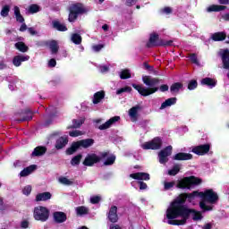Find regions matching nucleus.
Masks as SVG:
<instances>
[{
    "instance_id": "20e7f679",
    "label": "nucleus",
    "mask_w": 229,
    "mask_h": 229,
    "mask_svg": "<svg viewBox=\"0 0 229 229\" xmlns=\"http://www.w3.org/2000/svg\"><path fill=\"white\" fill-rule=\"evenodd\" d=\"M188 214L181 215V220H168V225H173L174 226H182L187 223V220L190 219L191 216H192L193 221H199L203 219V216L201 212L196 211V209L188 208Z\"/></svg>"
},
{
    "instance_id": "412c9836",
    "label": "nucleus",
    "mask_w": 229,
    "mask_h": 229,
    "mask_svg": "<svg viewBox=\"0 0 229 229\" xmlns=\"http://www.w3.org/2000/svg\"><path fill=\"white\" fill-rule=\"evenodd\" d=\"M223 69L229 71V50L225 49L221 54Z\"/></svg>"
},
{
    "instance_id": "2eb2a0df",
    "label": "nucleus",
    "mask_w": 229,
    "mask_h": 229,
    "mask_svg": "<svg viewBox=\"0 0 229 229\" xmlns=\"http://www.w3.org/2000/svg\"><path fill=\"white\" fill-rule=\"evenodd\" d=\"M107 218L110 223H117L119 221V216L117 215V206H112L107 214Z\"/></svg>"
},
{
    "instance_id": "680f3d73",
    "label": "nucleus",
    "mask_w": 229,
    "mask_h": 229,
    "mask_svg": "<svg viewBox=\"0 0 229 229\" xmlns=\"http://www.w3.org/2000/svg\"><path fill=\"white\" fill-rule=\"evenodd\" d=\"M103 47H105V45L98 44V45L93 46V49L97 53L99 52Z\"/></svg>"
},
{
    "instance_id": "cd10ccee",
    "label": "nucleus",
    "mask_w": 229,
    "mask_h": 229,
    "mask_svg": "<svg viewBox=\"0 0 229 229\" xmlns=\"http://www.w3.org/2000/svg\"><path fill=\"white\" fill-rule=\"evenodd\" d=\"M47 151V148L43 146L36 147L31 153V157H42L43 155H46Z\"/></svg>"
},
{
    "instance_id": "a211bd4d",
    "label": "nucleus",
    "mask_w": 229,
    "mask_h": 229,
    "mask_svg": "<svg viewBox=\"0 0 229 229\" xmlns=\"http://www.w3.org/2000/svg\"><path fill=\"white\" fill-rule=\"evenodd\" d=\"M121 120V116H114L112 118H110L108 121H106L105 123H103L102 125H100L98 127V130H108V128H110V126H112V124H115V123H117V121Z\"/></svg>"
},
{
    "instance_id": "0eeeda50",
    "label": "nucleus",
    "mask_w": 229,
    "mask_h": 229,
    "mask_svg": "<svg viewBox=\"0 0 229 229\" xmlns=\"http://www.w3.org/2000/svg\"><path fill=\"white\" fill-rule=\"evenodd\" d=\"M173 46V40L165 41L160 38V36L157 33H151L148 38V41L146 45L147 47H166Z\"/></svg>"
},
{
    "instance_id": "f8f14e48",
    "label": "nucleus",
    "mask_w": 229,
    "mask_h": 229,
    "mask_svg": "<svg viewBox=\"0 0 229 229\" xmlns=\"http://www.w3.org/2000/svg\"><path fill=\"white\" fill-rule=\"evenodd\" d=\"M191 151L195 155H199V157H203L204 155H207V153L210 151V144L206 143L203 145L196 146L191 149Z\"/></svg>"
},
{
    "instance_id": "3c124183",
    "label": "nucleus",
    "mask_w": 229,
    "mask_h": 229,
    "mask_svg": "<svg viewBox=\"0 0 229 229\" xmlns=\"http://www.w3.org/2000/svg\"><path fill=\"white\" fill-rule=\"evenodd\" d=\"M124 92H127V93L130 94V92H131V87H130V86H125V87L121 88V89H119L116 90L117 96H119V95H121V94H123V93H124Z\"/></svg>"
},
{
    "instance_id": "a878e982",
    "label": "nucleus",
    "mask_w": 229,
    "mask_h": 229,
    "mask_svg": "<svg viewBox=\"0 0 229 229\" xmlns=\"http://www.w3.org/2000/svg\"><path fill=\"white\" fill-rule=\"evenodd\" d=\"M211 38L214 40V42H223V40H226V32H215L212 34Z\"/></svg>"
},
{
    "instance_id": "1a4fd4ad",
    "label": "nucleus",
    "mask_w": 229,
    "mask_h": 229,
    "mask_svg": "<svg viewBox=\"0 0 229 229\" xmlns=\"http://www.w3.org/2000/svg\"><path fill=\"white\" fill-rule=\"evenodd\" d=\"M199 198L202 201L210 203L211 205H216V201H219V195L213 189L206 190L205 191L199 192Z\"/></svg>"
},
{
    "instance_id": "423d86ee",
    "label": "nucleus",
    "mask_w": 229,
    "mask_h": 229,
    "mask_svg": "<svg viewBox=\"0 0 229 229\" xmlns=\"http://www.w3.org/2000/svg\"><path fill=\"white\" fill-rule=\"evenodd\" d=\"M100 156H98L96 153L88 154L82 162L83 165L86 167H93L95 164H99L101 160L110 157V151L100 152Z\"/></svg>"
},
{
    "instance_id": "052dcab7",
    "label": "nucleus",
    "mask_w": 229,
    "mask_h": 229,
    "mask_svg": "<svg viewBox=\"0 0 229 229\" xmlns=\"http://www.w3.org/2000/svg\"><path fill=\"white\" fill-rule=\"evenodd\" d=\"M70 137H80L81 135V131H72L69 132Z\"/></svg>"
},
{
    "instance_id": "e2e57ef3",
    "label": "nucleus",
    "mask_w": 229,
    "mask_h": 229,
    "mask_svg": "<svg viewBox=\"0 0 229 229\" xmlns=\"http://www.w3.org/2000/svg\"><path fill=\"white\" fill-rule=\"evenodd\" d=\"M48 67H56V59L52 58L48 61Z\"/></svg>"
},
{
    "instance_id": "7ed1b4c3",
    "label": "nucleus",
    "mask_w": 229,
    "mask_h": 229,
    "mask_svg": "<svg viewBox=\"0 0 229 229\" xmlns=\"http://www.w3.org/2000/svg\"><path fill=\"white\" fill-rule=\"evenodd\" d=\"M68 21L69 22H76L78 21L79 15H83L89 12V9L85 7V5L80 2L75 4H72L68 7Z\"/></svg>"
},
{
    "instance_id": "2f4dec72",
    "label": "nucleus",
    "mask_w": 229,
    "mask_h": 229,
    "mask_svg": "<svg viewBox=\"0 0 229 229\" xmlns=\"http://www.w3.org/2000/svg\"><path fill=\"white\" fill-rule=\"evenodd\" d=\"M201 85H207V87H210L211 89H214V87L217 85V81H216V80L210 77H206L201 80Z\"/></svg>"
},
{
    "instance_id": "603ef678",
    "label": "nucleus",
    "mask_w": 229,
    "mask_h": 229,
    "mask_svg": "<svg viewBox=\"0 0 229 229\" xmlns=\"http://www.w3.org/2000/svg\"><path fill=\"white\" fill-rule=\"evenodd\" d=\"M198 89V81L196 80H191L188 83V89L189 90H194Z\"/></svg>"
},
{
    "instance_id": "dca6fc26",
    "label": "nucleus",
    "mask_w": 229,
    "mask_h": 229,
    "mask_svg": "<svg viewBox=\"0 0 229 229\" xmlns=\"http://www.w3.org/2000/svg\"><path fill=\"white\" fill-rule=\"evenodd\" d=\"M53 217H54L55 223H57L58 225L62 223H65L67 221V214L62 211L54 212Z\"/></svg>"
},
{
    "instance_id": "a18cd8bd",
    "label": "nucleus",
    "mask_w": 229,
    "mask_h": 229,
    "mask_svg": "<svg viewBox=\"0 0 229 229\" xmlns=\"http://www.w3.org/2000/svg\"><path fill=\"white\" fill-rule=\"evenodd\" d=\"M180 173V165H174L171 170L168 171L169 176H176Z\"/></svg>"
},
{
    "instance_id": "4c0bfd02",
    "label": "nucleus",
    "mask_w": 229,
    "mask_h": 229,
    "mask_svg": "<svg viewBox=\"0 0 229 229\" xmlns=\"http://www.w3.org/2000/svg\"><path fill=\"white\" fill-rule=\"evenodd\" d=\"M14 15L16 17L17 22H24V17L22 16V14H21V9L19 8V6H14Z\"/></svg>"
},
{
    "instance_id": "6e6d98bb",
    "label": "nucleus",
    "mask_w": 229,
    "mask_h": 229,
    "mask_svg": "<svg viewBox=\"0 0 229 229\" xmlns=\"http://www.w3.org/2000/svg\"><path fill=\"white\" fill-rule=\"evenodd\" d=\"M21 228L22 229H27V228H30V220L28 219H24L21 222V225H20Z\"/></svg>"
},
{
    "instance_id": "f704fd0d",
    "label": "nucleus",
    "mask_w": 229,
    "mask_h": 229,
    "mask_svg": "<svg viewBox=\"0 0 229 229\" xmlns=\"http://www.w3.org/2000/svg\"><path fill=\"white\" fill-rule=\"evenodd\" d=\"M14 46L18 51H21V53H28V50L30 49V47H28V46H26V44L22 41L15 43Z\"/></svg>"
},
{
    "instance_id": "c9c22d12",
    "label": "nucleus",
    "mask_w": 229,
    "mask_h": 229,
    "mask_svg": "<svg viewBox=\"0 0 229 229\" xmlns=\"http://www.w3.org/2000/svg\"><path fill=\"white\" fill-rule=\"evenodd\" d=\"M53 28H55V30H57V31H67V26L60 23V21H53Z\"/></svg>"
},
{
    "instance_id": "09e8293b",
    "label": "nucleus",
    "mask_w": 229,
    "mask_h": 229,
    "mask_svg": "<svg viewBox=\"0 0 229 229\" xmlns=\"http://www.w3.org/2000/svg\"><path fill=\"white\" fill-rule=\"evenodd\" d=\"M9 13H10V5L8 4L4 5L1 10L0 15L2 17H8Z\"/></svg>"
},
{
    "instance_id": "f3484780",
    "label": "nucleus",
    "mask_w": 229,
    "mask_h": 229,
    "mask_svg": "<svg viewBox=\"0 0 229 229\" xmlns=\"http://www.w3.org/2000/svg\"><path fill=\"white\" fill-rule=\"evenodd\" d=\"M67 144H69V137L61 136L56 140L55 148V149H64V148H65Z\"/></svg>"
},
{
    "instance_id": "9d476101",
    "label": "nucleus",
    "mask_w": 229,
    "mask_h": 229,
    "mask_svg": "<svg viewBox=\"0 0 229 229\" xmlns=\"http://www.w3.org/2000/svg\"><path fill=\"white\" fill-rule=\"evenodd\" d=\"M164 141L160 137H155L150 141H147L141 145L142 149H152L153 151H157L158 149H162V146Z\"/></svg>"
},
{
    "instance_id": "37998d69",
    "label": "nucleus",
    "mask_w": 229,
    "mask_h": 229,
    "mask_svg": "<svg viewBox=\"0 0 229 229\" xmlns=\"http://www.w3.org/2000/svg\"><path fill=\"white\" fill-rule=\"evenodd\" d=\"M81 35L78 34V33H73L72 35V42H73V44H75L76 46H80V44H81Z\"/></svg>"
},
{
    "instance_id": "e433bc0d",
    "label": "nucleus",
    "mask_w": 229,
    "mask_h": 229,
    "mask_svg": "<svg viewBox=\"0 0 229 229\" xmlns=\"http://www.w3.org/2000/svg\"><path fill=\"white\" fill-rule=\"evenodd\" d=\"M106 159L104 161V165H114L115 164L116 157L114 154H111L109 157H106Z\"/></svg>"
},
{
    "instance_id": "774afa93",
    "label": "nucleus",
    "mask_w": 229,
    "mask_h": 229,
    "mask_svg": "<svg viewBox=\"0 0 229 229\" xmlns=\"http://www.w3.org/2000/svg\"><path fill=\"white\" fill-rule=\"evenodd\" d=\"M163 13L169 15V13H173V9L171 7H165L163 9Z\"/></svg>"
},
{
    "instance_id": "79ce46f5",
    "label": "nucleus",
    "mask_w": 229,
    "mask_h": 229,
    "mask_svg": "<svg viewBox=\"0 0 229 229\" xmlns=\"http://www.w3.org/2000/svg\"><path fill=\"white\" fill-rule=\"evenodd\" d=\"M82 158L83 155L81 154H78L77 156L73 157L71 160V165H80Z\"/></svg>"
},
{
    "instance_id": "c03bdc74",
    "label": "nucleus",
    "mask_w": 229,
    "mask_h": 229,
    "mask_svg": "<svg viewBox=\"0 0 229 229\" xmlns=\"http://www.w3.org/2000/svg\"><path fill=\"white\" fill-rule=\"evenodd\" d=\"M120 78L121 80H129V78H131V73L130 72V70H122V72H120Z\"/></svg>"
},
{
    "instance_id": "9b49d317",
    "label": "nucleus",
    "mask_w": 229,
    "mask_h": 229,
    "mask_svg": "<svg viewBox=\"0 0 229 229\" xmlns=\"http://www.w3.org/2000/svg\"><path fill=\"white\" fill-rule=\"evenodd\" d=\"M171 155H173V146L169 145L160 150L158 154L159 162L161 164H167V162H169V158L167 157H171Z\"/></svg>"
},
{
    "instance_id": "5701e85b",
    "label": "nucleus",
    "mask_w": 229,
    "mask_h": 229,
    "mask_svg": "<svg viewBox=\"0 0 229 229\" xmlns=\"http://www.w3.org/2000/svg\"><path fill=\"white\" fill-rule=\"evenodd\" d=\"M51 198H53V195L51 194V192L45 191V192H42V193H38L36 195L35 201H37V202H38V201H48V199H51Z\"/></svg>"
},
{
    "instance_id": "7c9ffc66",
    "label": "nucleus",
    "mask_w": 229,
    "mask_h": 229,
    "mask_svg": "<svg viewBox=\"0 0 229 229\" xmlns=\"http://www.w3.org/2000/svg\"><path fill=\"white\" fill-rule=\"evenodd\" d=\"M176 101H178V98H167L161 104L160 110H164V108H167V106H173V105H176Z\"/></svg>"
},
{
    "instance_id": "6ab92c4d",
    "label": "nucleus",
    "mask_w": 229,
    "mask_h": 229,
    "mask_svg": "<svg viewBox=\"0 0 229 229\" xmlns=\"http://www.w3.org/2000/svg\"><path fill=\"white\" fill-rule=\"evenodd\" d=\"M139 110H142V107L139 105L132 106L129 110V115L132 121V123H135L137 119H139Z\"/></svg>"
},
{
    "instance_id": "69168bd1",
    "label": "nucleus",
    "mask_w": 229,
    "mask_h": 229,
    "mask_svg": "<svg viewBox=\"0 0 229 229\" xmlns=\"http://www.w3.org/2000/svg\"><path fill=\"white\" fill-rule=\"evenodd\" d=\"M49 41H39L37 43L38 47H47V44Z\"/></svg>"
},
{
    "instance_id": "bb28decb",
    "label": "nucleus",
    "mask_w": 229,
    "mask_h": 229,
    "mask_svg": "<svg viewBox=\"0 0 229 229\" xmlns=\"http://www.w3.org/2000/svg\"><path fill=\"white\" fill-rule=\"evenodd\" d=\"M79 144V148H84V149H87V148H90L95 142L94 139H85V140H81L77 141Z\"/></svg>"
},
{
    "instance_id": "72a5a7b5",
    "label": "nucleus",
    "mask_w": 229,
    "mask_h": 229,
    "mask_svg": "<svg viewBox=\"0 0 229 229\" xmlns=\"http://www.w3.org/2000/svg\"><path fill=\"white\" fill-rule=\"evenodd\" d=\"M78 149H80V144L78 141H73L71 147L66 149V155H74Z\"/></svg>"
},
{
    "instance_id": "f257e3e1",
    "label": "nucleus",
    "mask_w": 229,
    "mask_h": 229,
    "mask_svg": "<svg viewBox=\"0 0 229 229\" xmlns=\"http://www.w3.org/2000/svg\"><path fill=\"white\" fill-rule=\"evenodd\" d=\"M142 81L144 85L148 88H144L142 85L135 83H132L131 87H133L140 96H143V98H148V96H151L152 94H155V92H158V90H160V92H167V90H169V86L167 84H163L159 88L157 87V85L160 83V79L158 78L144 75L142 76Z\"/></svg>"
},
{
    "instance_id": "4468645a",
    "label": "nucleus",
    "mask_w": 229,
    "mask_h": 229,
    "mask_svg": "<svg viewBox=\"0 0 229 229\" xmlns=\"http://www.w3.org/2000/svg\"><path fill=\"white\" fill-rule=\"evenodd\" d=\"M130 178H132V180H138L139 182H149V180H151L149 174L145 172L131 174Z\"/></svg>"
},
{
    "instance_id": "5fc2aeb1",
    "label": "nucleus",
    "mask_w": 229,
    "mask_h": 229,
    "mask_svg": "<svg viewBox=\"0 0 229 229\" xmlns=\"http://www.w3.org/2000/svg\"><path fill=\"white\" fill-rule=\"evenodd\" d=\"M176 185L174 181L165 182V191H169V189H173Z\"/></svg>"
},
{
    "instance_id": "338daca9",
    "label": "nucleus",
    "mask_w": 229,
    "mask_h": 229,
    "mask_svg": "<svg viewBox=\"0 0 229 229\" xmlns=\"http://www.w3.org/2000/svg\"><path fill=\"white\" fill-rule=\"evenodd\" d=\"M28 30V32L30 34V35H32V36H35V35H37V30H35V29L33 28V27H30V28H28L27 29Z\"/></svg>"
},
{
    "instance_id": "393cba45",
    "label": "nucleus",
    "mask_w": 229,
    "mask_h": 229,
    "mask_svg": "<svg viewBox=\"0 0 229 229\" xmlns=\"http://www.w3.org/2000/svg\"><path fill=\"white\" fill-rule=\"evenodd\" d=\"M37 169L36 165H30V166L25 167L23 170L21 171L20 176L21 178H26V176H30L33 171Z\"/></svg>"
},
{
    "instance_id": "c756f323",
    "label": "nucleus",
    "mask_w": 229,
    "mask_h": 229,
    "mask_svg": "<svg viewBox=\"0 0 229 229\" xmlns=\"http://www.w3.org/2000/svg\"><path fill=\"white\" fill-rule=\"evenodd\" d=\"M51 50L52 55H56L58 53V49L60 47L58 46V42L56 40H48L47 47Z\"/></svg>"
},
{
    "instance_id": "0e129e2a",
    "label": "nucleus",
    "mask_w": 229,
    "mask_h": 229,
    "mask_svg": "<svg viewBox=\"0 0 229 229\" xmlns=\"http://www.w3.org/2000/svg\"><path fill=\"white\" fill-rule=\"evenodd\" d=\"M139 0H126V6H133V4H137Z\"/></svg>"
},
{
    "instance_id": "aec40b11",
    "label": "nucleus",
    "mask_w": 229,
    "mask_h": 229,
    "mask_svg": "<svg viewBox=\"0 0 229 229\" xmlns=\"http://www.w3.org/2000/svg\"><path fill=\"white\" fill-rule=\"evenodd\" d=\"M30 55H15L13 58V64L14 67H21L22 62H28Z\"/></svg>"
},
{
    "instance_id": "b1692460",
    "label": "nucleus",
    "mask_w": 229,
    "mask_h": 229,
    "mask_svg": "<svg viewBox=\"0 0 229 229\" xmlns=\"http://www.w3.org/2000/svg\"><path fill=\"white\" fill-rule=\"evenodd\" d=\"M105 96H106L105 90H100L96 92L93 95V100H92L93 105H99V103H101V101L105 99Z\"/></svg>"
},
{
    "instance_id": "6e6552de",
    "label": "nucleus",
    "mask_w": 229,
    "mask_h": 229,
    "mask_svg": "<svg viewBox=\"0 0 229 229\" xmlns=\"http://www.w3.org/2000/svg\"><path fill=\"white\" fill-rule=\"evenodd\" d=\"M33 217L36 221H41L46 223L49 219V209L43 206H38L34 208Z\"/></svg>"
},
{
    "instance_id": "473e14b6",
    "label": "nucleus",
    "mask_w": 229,
    "mask_h": 229,
    "mask_svg": "<svg viewBox=\"0 0 229 229\" xmlns=\"http://www.w3.org/2000/svg\"><path fill=\"white\" fill-rule=\"evenodd\" d=\"M182 89H183V83H182V82H174L170 87V92L172 94H178L180 92V90H182Z\"/></svg>"
},
{
    "instance_id": "58836bf2",
    "label": "nucleus",
    "mask_w": 229,
    "mask_h": 229,
    "mask_svg": "<svg viewBox=\"0 0 229 229\" xmlns=\"http://www.w3.org/2000/svg\"><path fill=\"white\" fill-rule=\"evenodd\" d=\"M199 198V191H193L191 193H185L186 200L189 203H192L194 201V198Z\"/></svg>"
},
{
    "instance_id": "bf43d9fd",
    "label": "nucleus",
    "mask_w": 229,
    "mask_h": 229,
    "mask_svg": "<svg viewBox=\"0 0 229 229\" xmlns=\"http://www.w3.org/2000/svg\"><path fill=\"white\" fill-rule=\"evenodd\" d=\"M138 184L140 185V191H146L148 189V184L144 181H138Z\"/></svg>"
},
{
    "instance_id": "c85d7f7f",
    "label": "nucleus",
    "mask_w": 229,
    "mask_h": 229,
    "mask_svg": "<svg viewBox=\"0 0 229 229\" xmlns=\"http://www.w3.org/2000/svg\"><path fill=\"white\" fill-rule=\"evenodd\" d=\"M85 123V118L82 119H73L72 125H69L67 130H76L81 128V125Z\"/></svg>"
},
{
    "instance_id": "a19ab883",
    "label": "nucleus",
    "mask_w": 229,
    "mask_h": 229,
    "mask_svg": "<svg viewBox=\"0 0 229 229\" xmlns=\"http://www.w3.org/2000/svg\"><path fill=\"white\" fill-rule=\"evenodd\" d=\"M222 10H226V6L212 4L208 8V12H222Z\"/></svg>"
},
{
    "instance_id": "8fccbe9b",
    "label": "nucleus",
    "mask_w": 229,
    "mask_h": 229,
    "mask_svg": "<svg viewBox=\"0 0 229 229\" xmlns=\"http://www.w3.org/2000/svg\"><path fill=\"white\" fill-rule=\"evenodd\" d=\"M59 182L63 184V185H73L74 182L67 179V177H59Z\"/></svg>"
},
{
    "instance_id": "864d4df0",
    "label": "nucleus",
    "mask_w": 229,
    "mask_h": 229,
    "mask_svg": "<svg viewBox=\"0 0 229 229\" xmlns=\"http://www.w3.org/2000/svg\"><path fill=\"white\" fill-rule=\"evenodd\" d=\"M191 64H195V65H199V61L198 60V55L192 53V54H190V56H189Z\"/></svg>"
},
{
    "instance_id": "de8ad7c7",
    "label": "nucleus",
    "mask_w": 229,
    "mask_h": 229,
    "mask_svg": "<svg viewBox=\"0 0 229 229\" xmlns=\"http://www.w3.org/2000/svg\"><path fill=\"white\" fill-rule=\"evenodd\" d=\"M38 12H40L38 4H33L29 6V13H38Z\"/></svg>"
},
{
    "instance_id": "ddd939ff",
    "label": "nucleus",
    "mask_w": 229,
    "mask_h": 229,
    "mask_svg": "<svg viewBox=\"0 0 229 229\" xmlns=\"http://www.w3.org/2000/svg\"><path fill=\"white\" fill-rule=\"evenodd\" d=\"M20 115L21 118L15 119L18 124H21V123H25L26 121H31V119H33V112L30 108L21 111Z\"/></svg>"
},
{
    "instance_id": "4be33fe9",
    "label": "nucleus",
    "mask_w": 229,
    "mask_h": 229,
    "mask_svg": "<svg viewBox=\"0 0 229 229\" xmlns=\"http://www.w3.org/2000/svg\"><path fill=\"white\" fill-rule=\"evenodd\" d=\"M173 160H192V154L179 152L173 157Z\"/></svg>"
},
{
    "instance_id": "39448f33",
    "label": "nucleus",
    "mask_w": 229,
    "mask_h": 229,
    "mask_svg": "<svg viewBox=\"0 0 229 229\" xmlns=\"http://www.w3.org/2000/svg\"><path fill=\"white\" fill-rule=\"evenodd\" d=\"M201 183H203V179L191 175L179 180L176 187L177 189H192V187L201 185Z\"/></svg>"
},
{
    "instance_id": "49530a36",
    "label": "nucleus",
    "mask_w": 229,
    "mask_h": 229,
    "mask_svg": "<svg viewBox=\"0 0 229 229\" xmlns=\"http://www.w3.org/2000/svg\"><path fill=\"white\" fill-rule=\"evenodd\" d=\"M207 201H200L199 202V208H201V210H203V212H210V210H213V207L212 206H207Z\"/></svg>"
},
{
    "instance_id": "f03ea898",
    "label": "nucleus",
    "mask_w": 229,
    "mask_h": 229,
    "mask_svg": "<svg viewBox=\"0 0 229 229\" xmlns=\"http://www.w3.org/2000/svg\"><path fill=\"white\" fill-rule=\"evenodd\" d=\"M187 199L185 193H181L170 205L166 210V218L168 221H176L182 215H187L191 210L185 205Z\"/></svg>"
},
{
    "instance_id": "ea45409f",
    "label": "nucleus",
    "mask_w": 229,
    "mask_h": 229,
    "mask_svg": "<svg viewBox=\"0 0 229 229\" xmlns=\"http://www.w3.org/2000/svg\"><path fill=\"white\" fill-rule=\"evenodd\" d=\"M75 210L77 216H87V214H89V208H87L85 206H79Z\"/></svg>"
},
{
    "instance_id": "13d9d810",
    "label": "nucleus",
    "mask_w": 229,
    "mask_h": 229,
    "mask_svg": "<svg viewBox=\"0 0 229 229\" xmlns=\"http://www.w3.org/2000/svg\"><path fill=\"white\" fill-rule=\"evenodd\" d=\"M101 201V197L99 196H94L90 198V203H92V205H98V203H99Z\"/></svg>"
},
{
    "instance_id": "4d7b16f0",
    "label": "nucleus",
    "mask_w": 229,
    "mask_h": 229,
    "mask_svg": "<svg viewBox=\"0 0 229 229\" xmlns=\"http://www.w3.org/2000/svg\"><path fill=\"white\" fill-rule=\"evenodd\" d=\"M22 192L25 196H30L31 194V185H27L23 188Z\"/></svg>"
}]
</instances>
